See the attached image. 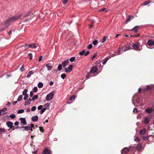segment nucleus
<instances>
[{
	"mask_svg": "<svg viewBox=\"0 0 154 154\" xmlns=\"http://www.w3.org/2000/svg\"><path fill=\"white\" fill-rule=\"evenodd\" d=\"M32 14L30 12H29L25 15H16L12 17L9 19L7 20L4 22V25L6 27H7L11 23H13L15 21L17 20L18 19L20 18L22 15L24 17H27L29 15H31Z\"/></svg>",
	"mask_w": 154,
	"mask_h": 154,
	"instance_id": "f257e3e1",
	"label": "nucleus"
},
{
	"mask_svg": "<svg viewBox=\"0 0 154 154\" xmlns=\"http://www.w3.org/2000/svg\"><path fill=\"white\" fill-rule=\"evenodd\" d=\"M133 149V146H130L129 148L126 147L124 148L122 150V154H127L130 150H132Z\"/></svg>",
	"mask_w": 154,
	"mask_h": 154,
	"instance_id": "f03ea898",
	"label": "nucleus"
},
{
	"mask_svg": "<svg viewBox=\"0 0 154 154\" xmlns=\"http://www.w3.org/2000/svg\"><path fill=\"white\" fill-rule=\"evenodd\" d=\"M140 44L139 42L133 44V49L137 51H140L142 49V47H140Z\"/></svg>",
	"mask_w": 154,
	"mask_h": 154,
	"instance_id": "7ed1b4c3",
	"label": "nucleus"
},
{
	"mask_svg": "<svg viewBox=\"0 0 154 154\" xmlns=\"http://www.w3.org/2000/svg\"><path fill=\"white\" fill-rule=\"evenodd\" d=\"M54 94L52 92H51L50 93L48 94L46 97V99L47 101H49L52 99L53 97Z\"/></svg>",
	"mask_w": 154,
	"mask_h": 154,
	"instance_id": "20e7f679",
	"label": "nucleus"
},
{
	"mask_svg": "<svg viewBox=\"0 0 154 154\" xmlns=\"http://www.w3.org/2000/svg\"><path fill=\"white\" fill-rule=\"evenodd\" d=\"M19 120L20 121V124L21 125L23 126L26 125L27 122L25 118H20Z\"/></svg>",
	"mask_w": 154,
	"mask_h": 154,
	"instance_id": "39448f33",
	"label": "nucleus"
},
{
	"mask_svg": "<svg viewBox=\"0 0 154 154\" xmlns=\"http://www.w3.org/2000/svg\"><path fill=\"white\" fill-rule=\"evenodd\" d=\"M28 91L27 89H25L22 92V94L24 96L23 99L25 100H26L28 97V95L27 94Z\"/></svg>",
	"mask_w": 154,
	"mask_h": 154,
	"instance_id": "423d86ee",
	"label": "nucleus"
},
{
	"mask_svg": "<svg viewBox=\"0 0 154 154\" xmlns=\"http://www.w3.org/2000/svg\"><path fill=\"white\" fill-rule=\"evenodd\" d=\"M72 65H70L67 68H65L64 69L66 72H71L72 70Z\"/></svg>",
	"mask_w": 154,
	"mask_h": 154,
	"instance_id": "0eeeda50",
	"label": "nucleus"
},
{
	"mask_svg": "<svg viewBox=\"0 0 154 154\" xmlns=\"http://www.w3.org/2000/svg\"><path fill=\"white\" fill-rule=\"evenodd\" d=\"M98 70V68L97 66H94L92 67L90 70V72L91 73H95Z\"/></svg>",
	"mask_w": 154,
	"mask_h": 154,
	"instance_id": "6e6552de",
	"label": "nucleus"
},
{
	"mask_svg": "<svg viewBox=\"0 0 154 154\" xmlns=\"http://www.w3.org/2000/svg\"><path fill=\"white\" fill-rule=\"evenodd\" d=\"M153 110L154 109L152 108H149L146 109L145 110V112L147 113H152Z\"/></svg>",
	"mask_w": 154,
	"mask_h": 154,
	"instance_id": "1a4fd4ad",
	"label": "nucleus"
},
{
	"mask_svg": "<svg viewBox=\"0 0 154 154\" xmlns=\"http://www.w3.org/2000/svg\"><path fill=\"white\" fill-rule=\"evenodd\" d=\"M42 154H51V151L48 149L45 148L43 150Z\"/></svg>",
	"mask_w": 154,
	"mask_h": 154,
	"instance_id": "9d476101",
	"label": "nucleus"
},
{
	"mask_svg": "<svg viewBox=\"0 0 154 154\" xmlns=\"http://www.w3.org/2000/svg\"><path fill=\"white\" fill-rule=\"evenodd\" d=\"M13 123L10 121H8L6 122V125L8 127L10 128H12L14 126L13 125Z\"/></svg>",
	"mask_w": 154,
	"mask_h": 154,
	"instance_id": "9b49d317",
	"label": "nucleus"
},
{
	"mask_svg": "<svg viewBox=\"0 0 154 154\" xmlns=\"http://www.w3.org/2000/svg\"><path fill=\"white\" fill-rule=\"evenodd\" d=\"M147 44L150 46H153L154 45V41L152 40H148L147 41Z\"/></svg>",
	"mask_w": 154,
	"mask_h": 154,
	"instance_id": "f8f14e48",
	"label": "nucleus"
},
{
	"mask_svg": "<svg viewBox=\"0 0 154 154\" xmlns=\"http://www.w3.org/2000/svg\"><path fill=\"white\" fill-rule=\"evenodd\" d=\"M69 62L68 60H66L65 61L62 62L61 65H62L63 67H65L68 64Z\"/></svg>",
	"mask_w": 154,
	"mask_h": 154,
	"instance_id": "ddd939ff",
	"label": "nucleus"
},
{
	"mask_svg": "<svg viewBox=\"0 0 154 154\" xmlns=\"http://www.w3.org/2000/svg\"><path fill=\"white\" fill-rule=\"evenodd\" d=\"M46 66L48 70H51L52 68V66L51 64L49 63L46 65Z\"/></svg>",
	"mask_w": 154,
	"mask_h": 154,
	"instance_id": "4468645a",
	"label": "nucleus"
},
{
	"mask_svg": "<svg viewBox=\"0 0 154 154\" xmlns=\"http://www.w3.org/2000/svg\"><path fill=\"white\" fill-rule=\"evenodd\" d=\"M150 119L149 118H144L143 122L146 124L147 125L150 122Z\"/></svg>",
	"mask_w": 154,
	"mask_h": 154,
	"instance_id": "2eb2a0df",
	"label": "nucleus"
},
{
	"mask_svg": "<svg viewBox=\"0 0 154 154\" xmlns=\"http://www.w3.org/2000/svg\"><path fill=\"white\" fill-rule=\"evenodd\" d=\"M37 46H38V45L36 43L29 44V48H35Z\"/></svg>",
	"mask_w": 154,
	"mask_h": 154,
	"instance_id": "dca6fc26",
	"label": "nucleus"
},
{
	"mask_svg": "<svg viewBox=\"0 0 154 154\" xmlns=\"http://www.w3.org/2000/svg\"><path fill=\"white\" fill-rule=\"evenodd\" d=\"M7 109L6 108H5L1 110H0V115H5L7 113L6 112H5L7 110Z\"/></svg>",
	"mask_w": 154,
	"mask_h": 154,
	"instance_id": "f3484780",
	"label": "nucleus"
},
{
	"mask_svg": "<svg viewBox=\"0 0 154 154\" xmlns=\"http://www.w3.org/2000/svg\"><path fill=\"white\" fill-rule=\"evenodd\" d=\"M142 148V146L140 144H137L136 146V149L137 150H140Z\"/></svg>",
	"mask_w": 154,
	"mask_h": 154,
	"instance_id": "a211bd4d",
	"label": "nucleus"
},
{
	"mask_svg": "<svg viewBox=\"0 0 154 154\" xmlns=\"http://www.w3.org/2000/svg\"><path fill=\"white\" fill-rule=\"evenodd\" d=\"M146 132V129L145 128L141 130L139 132V134L140 135H143L145 134Z\"/></svg>",
	"mask_w": 154,
	"mask_h": 154,
	"instance_id": "6ab92c4d",
	"label": "nucleus"
},
{
	"mask_svg": "<svg viewBox=\"0 0 154 154\" xmlns=\"http://www.w3.org/2000/svg\"><path fill=\"white\" fill-rule=\"evenodd\" d=\"M138 26H135L133 29H131L130 30L131 31H133V32H136L138 31Z\"/></svg>",
	"mask_w": 154,
	"mask_h": 154,
	"instance_id": "aec40b11",
	"label": "nucleus"
},
{
	"mask_svg": "<svg viewBox=\"0 0 154 154\" xmlns=\"http://www.w3.org/2000/svg\"><path fill=\"white\" fill-rule=\"evenodd\" d=\"M45 69L44 67H43L42 68V69L40 70L39 71V72L42 75H43L45 72Z\"/></svg>",
	"mask_w": 154,
	"mask_h": 154,
	"instance_id": "412c9836",
	"label": "nucleus"
},
{
	"mask_svg": "<svg viewBox=\"0 0 154 154\" xmlns=\"http://www.w3.org/2000/svg\"><path fill=\"white\" fill-rule=\"evenodd\" d=\"M38 119V116H33L32 120L33 122H36Z\"/></svg>",
	"mask_w": 154,
	"mask_h": 154,
	"instance_id": "4be33fe9",
	"label": "nucleus"
},
{
	"mask_svg": "<svg viewBox=\"0 0 154 154\" xmlns=\"http://www.w3.org/2000/svg\"><path fill=\"white\" fill-rule=\"evenodd\" d=\"M153 88V86L152 85H147L146 86V88H145V90H150L152 89Z\"/></svg>",
	"mask_w": 154,
	"mask_h": 154,
	"instance_id": "5701e85b",
	"label": "nucleus"
},
{
	"mask_svg": "<svg viewBox=\"0 0 154 154\" xmlns=\"http://www.w3.org/2000/svg\"><path fill=\"white\" fill-rule=\"evenodd\" d=\"M34 73V72L33 71V70L31 71H30L29 72L28 74H27V77H30L31 75L33 74Z\"/></svg>",
	"mask_w": 154,
	"mask_h": 154,
	"instance_id": "b1692460",
	"label": "nucleus"
},
{
	"mask_svg": "<svg viewBox=\"0 0 154 154\" xmlns=\"http://www.w3.org/2000/svg\"><path fill=\"white\" fill-rule=\"evenodd\" d=\"M133 17H134L132 16H129L128 17V18H127L126 19V23H127L128 21H129L131 20V19H133Z\"/></svg>",
	"mask_w": 154,
	"mask_h": 154,
	"instance_id": "393cba45",
	"label": "nucleus"
},
{
	"mask_svg": "<svg viewBox=\"0 0 154 154\" xmlns=\"http://www.w3.org/2000/svg\"><path fill=\"white\" fill-rule=\"evenodd\" d=\"M38 96L37 95H34L31 100V101H34L38 98Z\"/></svg>",
	"mask_w": 154,
	"mask_h": 154,
	"instance_id": "a878e982",
	"label": "nucleus"
},
{
	"mask_svg": "<svg viewBox=\"0 0 154 154\" xmlns=\"http://www.w3.org/2000/svg\"><path fill=\"white\" fill-rule=\"evenodd\" d=\"M43 85V84L42 82L38 83V86L39 88H42Z\"/></svg>",
	"mask_w": 154,
	"mask_h": 154,
	"instance_id": "bb28decb",
	"label": "nucleus"
},
{
	"mask_svg": "<svg viewBox=\"0 0 154 154\" xmlns=\"http://www.w3.org/2000/svg\"><path fill=\"white\" fill-rule=\"evenodd\" d=\"M31 101V100L30 99H29L28 100L26 101L25 104V105H28L30 104V102Z\"/></svg>",
	"mask_w": 154,
	"mask_h": 154,
	"instance_id": "cd10ccee",
	"label": "nucleus"
},
{
	"mask_svg": "<svg viewBox=\"0 0 154 154\" xmlns=\"http://www.w3.org/2000/svg\"><path fill=\"white\" fill-rule=\"evenodd\" d=\"M142 138L144 140L146 141V140H148V139H149V136H143L142 137Z\"/></svg>",
	"mask_w": 154,
	"mask_h": 154,
	"instance_id": "c85d7f7f",
	"label": "nucleus"
},
{
	"mask_svg": "<svg viewBox=\"0 0 154 154\" xmlns=\"http://www.w3.org/2000/svg\"><path fill=\"white\" fill-rule=\"evenodd\" d=\"M106 37L105 36H104L103 37L102 39V40L101 41V42L102 43H103L106 40Z\"/></svg>",
	"mask_w": 154,
	"mask_h": 154,
	"instance_id": "c756f323",
	"label": "nucleus"
},
{
	"mask_svg": "<svg viewBox=\"0 0 154 154\" xmlns=\"http://www.w3.org/2000/svg\"><path fill=\"white\" fill-rule=\"evenodd\" d=\"M75 98V95H72L70 98L69 100L71 101H73L74 100Z\"/></svg>",
	"mask_w": 154,
	"mask_h": 154,
	"instance_id": "7c9ffc66",
	"label": "nucleus"
},
{
	"mask_svg": "<svg viewBox=\"0 0 154 154\" xmlns=\"http://www.w3.org/2000/svg\"><path fill=\"white\" fill-rule=\"evenodd\" d=\"M21 128H23L25 129V130L26 131H28L29 130V128L28 127V125L27 126H22L20 127Z\"/></svg>",
	"mask_w": 154,
	"mask_h": 154,
	"instance_id": "2f4dec72",
	"label": "nucleus"
},
{
	"mask_svg": "<svg viewBox=\"0 0 154 154\" xmlns=\"http://www.w3.org/2000/svg\"><path fill=\"white\" fill-rule=\"evenodd\" d=\"M50 103H47L45 105V108H46V109H48L49 108Z\"/></svg>",
	"mask_w": 154,
	"mask_h": 154,
	"instance_id": "473e14b6",
	"label": "nucleus"
},
{
	"mask_svg": "<svg viewBox=\"0 0 154 154\" xmlns=\"http://www.w3.org/2000/svg\"><path fill=\"white\" fill-rule=\"evenodd\" d=\"M66 75L65 73H63L61 75V77L63 79L66 77Z\"/></svg>",
	"mask_w": 154,
	"mask_h": 154,
	"instance_id": "72a5a7b5",
	"label": "nucleus"
},
{
	"mask_svg": "<svg viewBox=\"0 0 154 154\" xmlns=\"http://www.w3.org/2000/svg\"><path fill=\"white\" fill-rule=\"evenodd\" d=\"M46 109V108H42L41 109V110L40 111V114H42L45 110Z\"/></svg>",
	"mask_w": 154,
	"mask_h": 154,
	"instance_id": "f704fd0d",
	"label": "nucleus"
},
{
	"mask_svg": "<svg viewBox=\"0 0 154 154\" xmlns=\"http://www.w3.org/2000/svg\"><path fill=\"white\" fill-rule=\"evenodd\" d=\"M85 50H83L82 51L80 52L79 53V55H80L82 56V55H83L84 54L85 55Z\"/></svg>",
	"mask_w": 154,
	"mask_h": 154,
	"instance_id": "c9c22d12",
	"label": "nucleus"
},
{
	"mask_svg": "<svg viewBox=\"0 0 154 154\" xmlns=\"http://www.w3.org/2000/svg\"><path fill=\"white\" fill-rule=\"evenodd\" d=\"M131 49V48L130 46H127L124 49V51H125L127 50H128Z\"/></svg>",
	"mask_w": 154,
	"mask_h": 154,
	"instance_id": "e433bc0d",
	"label": "nucleus"
},
{
	"mask_svg": "<svg viewBox=\"0 0 154 154\" xmlns=\"http://www.w3.org/2000/svg\"><path fill=\"white\" fill-rule=\"evenodd\" d=\"M62 69V65L61 64H59L58 66V69L59 71H60Z\"/></svg>",
	"mask_w": 154,
	"mask_h": 154,
	"instance_id": "4c0bfd02",
	"label": "nucleus"
},
{
	"mask_svg": "<svg viewBox=\"0 0 154 154\" xmlns=\"http://www.w3.org/2000/svg\"><path fill=\"white\" fill-rule=\"evenodd\" d=\"M24 112V110L23 109H20V110H19L17 112V113H19V114H20V113H23Z\"/></svg>",
	"mask_w": 154,
	"mask_h": 154,
	"instance_id": "58836bf2",
	"label": "nucleus"
},
{
	"mask_svg": "<svg viewBox=\"0 0 154 154\" xmlns=\"http://www.w3.org/2000/svg\"><path fill=\"white\" fill-rule=\"evenodd\" d=\"M33 91L34 92H37L38 91L37 87H35L33 88Z\"/></svg>",
	"mask_w": 154,
	"mask_h": 154,
	"instance_id": "ea45409f",
	"label": "nucleus"
},
{
	"mask_svg": "<svg viewBox=\"0 0 154 154\" xmlns=\"http://www.w3.org/2000/svg\"><path fill=\"white\" fill-rule=\"evenodd\" d=\"M22 98V95H20L17 98V100L18 101H20Z\"/></svg>",
	"mask_w": 154,
	"mask_h": 154,
	"instance_id": "a19ab883",
	"label": "nucleus"
},
{
	"mask_svg": "<svg viewBox=\"0 0 154 154\" xmlns=\"http://www.w3.org/2000/svg\"><path fill=\"white\" fill-rule=\"evenodd\" d=\"M39 130L42 133H44V130L43 128L42 127H39Z\"/></svg>",
	"mask_w": 154,
	"mask_h": 154,
	"instance_id": "79ce46f5",
	"label": "nucleus"
},
{
	"mask_svg": "<svg viewBox=\"0 0 154 154\" xmlns=\"http://www.w3.org/2000/svg\"><path fill=\"white\" fill-rule=\"evenodd\" d=\"M5 132V128H0V134H1L2 132Z\"/></svg>",
	"mask_w": 154,
	"mask_h": 154,
	"instance_id": "37998d69",
	"label": "nucleus"
},
{
	"mask_svg": "<svg viewBox=\"0 0 154 154\" xmlns=\"http://www.w3.org/2000/svg\"><path fill=\"white\" fill-rule=\"evenodd\" d=\"M150 3V2L148 1L147 2H145L143 4V5H148Z\"/></svg>",
	"mask_w": 154,
	"mask_h": 154,
	"instance_id": "c03bdc74",
	"label": "nucleus"
},
{
	"mask_svg": "<svg viewBox=\"0 0 154 154\" xmlns=\"http://www.w3.org/2000/svg\"><path fill=\"white\" fill-rule=\"evenodd\" d=\"M75 57H73L70 58L69 60L70 61V62H72L75 60Z\"/></svg>",
	"mask_w": 154,
	"mask_h": 154,
	"instance_id": "a18cd8bd",
	"label": "nucleus"
},
{
	"mask_svg": "<svg viewBox=\"0 0 154 154\" xmlns=\"http://www.w3.org/2000/svg\"><path fill=\"white\" fill-rule=\"evenodd\" d=\"M20 70L21 71H23L24 70V65H23L20 68Z\"/></svg>",
	"mask_w": 154,
	"mask_h": 154,
	"instance_id": "49530a36",
	"label": "nucleus"
},
{
	"mask_svg": "<svg viewBox=\"0 0 154 154\" xmlns=\"http://www.w3.org/2000/svg\"><path fill=\"white\" fill-rule=\"evenodd\" d=\"M108 59H105L103 60V64H105L106 62H107V61L108 60Z\"/></svg>",
	"mask_w": 154,
	"mask_h": 154,
	"instance_id": "de8ad7c7",
	"label": "nucleus"
},
{
	"mask_svg": "<svg viewBox=\"0 0 154 154\" xmlns=\"http://www.w3.org/2000/svg\"><path fill=\"white\" fill-rule=\"evenodd\" d=\"M36 109V107L35 106H33L31 108V110L32 111H34Z\"/></svg>",
	"mask_w": 154,
	"mask_h": 154,
	"instance_id": "09e8293b",
	"label": "nucleus"
},
{
	"mask_svg": "<svg viewBox=\"0 0 154 154\" xmlns=\"http://www.w3.org/2000/svg\"><path fill=\"white\" fill-rule=\"evenodd\" d=\"M97 43V40H95L93 42V44L94 45H96Z\"/></svg>",
	"mask_w": 154,
	"mask_h": 154,
	"instance_id": "8fccbe9b",
	"label": "nucleus"
},
{
	"mask_svg": "<svg viewBox=\"0 0 154 154\" xmlns=\"http://www.w3.org/2000/svg\"><path fill=\"white\" fill-rule=\"evenodd\" d=\"M97 56V54L95 53L93 56L91 57V59L93 60Z\"/></svg>",
	"mask_w": 154,
	"mask_h": 154,
	"instance_id": "3c124183",
	"label": "nucleus"
},
{
	"mask_svg": "<svg viewBox=\"0 0 154 154\" xmlns=\"http://www.w3.org/2000/svg\"><path fill=\"white\" fill-rule=\"evenodd\" d=\"M28 126H29V127L31 126V128L33 129L34 128V124H28Z\"/></svg>",
	"mask_w": 154,
	"mask_h": 154,
	"instance_id": "603ef678",
	"label": "nucleus"
},
{
	"mask_svg": "<svg viewBox=\"0 0 154 154\" xmlns=\"http://www.w3.org/2000/svg\"><path fill=\"white\" fill-rule=\"evenodd\" d=\"M24 47L26 49H28L29 48V44L26 45H25Z\"/></svg>",
	"mask_w": 154,
	"mask_h": 154,
	"instance_id": "864d4df0",
	"label": "nucleus"
},
{
	"mask_svg": "<svg viewBox=\"0 0 154 154\" xmlns=\"http://www.w3.org/2000/svg\"><path fill=\"white\" fill-rule=\"evenodd\" d=\"M138 111L137 108H134V109L133 112L134 113H137V112Z\"/></svg>",
	"mask_w": 154,
	"mask_h": 154,
	"instance_id": "5fc2aeb1",
	"label": "nucleus"
},
{
	"mask_svg": "<svg viewBox=\"0 0 154 154\" xmlns=\"http://www.w3.org/2000/svg\"><path fill=\"white\" fill-rule=\"evenodd\" d=\"M69 0H63V3L64 5H66Z\"/></svg>",
	"mask_w": 154,
	"mask_h": 154,
	"instance_id": "6e6d98bb",
	"label": "nucleus"
},
{
	"mask_svg": "<svg viewBox=\"0 0 154 154\" xmlns=\"http://www.w3.org/2000/svg\"><path fill=\"white\" fill-rule=\"evenodd\" d=\"M92 45L91 44H89L88 47V49H90L92 48Z\"/></svg>",
	"mask_w": 154,
	"mask_h": 154,
	"instance_id": "4d7b16f0",
	"label": "nucleus"
},
{
	"mask_svg": "<svg viewBox=\"0 0 154 154\" xmlns=\"http://www.w3.org/2000/svg\"><path fill=\"white\" fill-rule=\"evenodd\" d=\"M42 59H43V56H40L38 60V61L39 62L41 61L42 60Z\"/></svg>",
	"mask_w": 154,
	"mask_h": 154,
	"instance_id": "13d9d810",
	"label": "nucleus"
},
{
	"mask_svg": "<svg viewBox=\"0 0 154 154\" xmlns=\"http://www.w3.org/2000/svg\"><path fill=\"white\" fill-rule=\"evenodd\" d=\"M42 105H40V106H39L38 107V110H40V109H41L42 108Z\"/></svg>",
	"mask_w": 154,
	"mask_h": 154,
	"instance_id": "bf43d9fd",
	"label": "nucleus"
},
{
	"mask_svg": "<svg viewBox=\"0 0 154 154\" xmlns=\"http://www.w3.org/2000/svg\"><path fill=\"white\" fill-rule=\"evenodd\" d=\"M134 140L135 141L139 142L140 141V139L138 137H137L134 139Z\"/></svg>",
	"mask_w": 154,
	"mask_h": 154,
	"instance_id": "052dcab7",
	"label": "nucleus"
},
{
	"mask_svg": "<svg viewBox=\"0 0 154 154\" xmlns=\"http://www.w3.org/2000/svg\"><path fill=\"white\" fill-rule=\"evenodd\" d=\"M19 124V123L18 121H16L14 123V125L15 126H17Z\"/></svg>",
	"mask_w": 154,
	"mask_h": 154,
	"instance_id": "680f3d73",
	"label": "nucleus"
},
{
	"mask_svg": "<svg viewBox=\"0 0 154 154\" xmlns=\"http://www.w3.org/2000/svg\"><path fill=\"white\" fill-rule=\"evenodd\" d=\"M33 92L32 91H31L30 92L29 95L31 97H32L33 95Z\"/></svg>",
	"mask_w": 154,
	"mask_h": 154,
	"instance_id": "e2e57ef3",
	"label": "nucleus"
},
{
	"mask_svg": "<svg viewBox=\"0 0 154 154\" xmlns=\"http://www.w3.org/2000/svg\"><path fill=\"white\" fill-rule=\"evenodd\" d=\"M89 53L90 52L89 51H87L85 54V56H86L88 55L89 54Z\"/></svg>",
	"mask_w": 154,
	"mask_h": 154,
	"instance_id": "0e129e2a",
	"label": "nucleus"
},
{
	"mask_svg": "<svg viewBox=\"0 0 154 154\" xmlns=\"http://www.w3.org/2000/svg\"><path fill=\"white\" fill-rule=\"evenodd\" d=\"M29 55L30 56V60L32 59V54L30 53V54H29Z\"/></svg>",
	"mask_w": 154,
	"mask_h": 154,
	"instance_id": "69168bd1",
	"label": "nucleus"
},
{
	"mask_svg": "<svg viewBox=\"0 0 154 154\" xmlns=\"http://www.w3.org/2000/svg\"><path fill=\"white\" fill-rule=\"evenodd\" d=\"M90 75V73L88 72L86 75V77L87 78H88Z\"/></svg>",
	"mask_w": 154,
	"mask_h": 154,
	"instance_id": "338daca9",
	"label": "nucleus"
},
{
	"mask_svg": "<svg viewBox=\"0 0 154 154\" xmlns=\"http://www.w3.org/2000/svg\"><path fill=\"white\" fill-rule=\"evenodd\" d=\"M105 9V8H102L101 9H100V10H99V11H104Z\"/></svg>",
	"mask_w": 154,
	"mask_h": 154,
	"instance_id": "774afa93",
	"label": "nucleus"
}]
</instances>
